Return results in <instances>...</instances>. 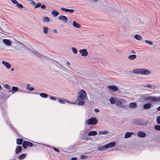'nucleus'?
I'll list each match as a JSON object with an SVG mask.
<instances>
[{"instance_id":"38","label":"nucleus","mask_w":160,"mask_h":160,"mask_svg":"<svg viewBox=\"0 0 160 160\" xmlns=\"http://www.w3.org/2000/svg\"><path fill=\"white\" fill-rule=\"evenodd\" d=\"M100 134H105L108 133V132L107 130L101 131L98 132Z\"/></svg>"},{"instance_id":"55","label":"nucleus","mask_w":160,"mask_h":160,"mask_svg":"<svg viewBox=\"0 0 160 160\" xmlns=\"http://www.w3.org/2000/svg\"><path fill=\"white\" fill-rule=\"evenodd\" d=\"M94 111L96 112H98L99 110L98 109L96 108L95 109Z\"/></svg>"},{"instance_id":"4","label":"nucleus","mask_w":160,"mask_h":160,"mask_svg":"<svg viewBox=\"0 0 160 160\" xmlns=\"http://www.w3.org/2000/svg\"><path fill=\"white\" fill-rule=\"evenodd\" d=\"M87 97V94L86 92L83 89H81L78 93L77 98H81V99H85Z\"/></svg>"},{"instance_id":"20","label":"nucleus","mask_w":160,"mask_h":160,"mask_svg":"<svg viewBox=\"0 0 160 160\" xmlns=\"http://www.w3.org/2000/svg\"><path fill=\"white\" fill-rule=\"evenodd\" d=\"M141 68H136L133 69L132 71V72L136 74H141Z\"/></svg>"},{"instance_id":"48","label":"nucleus","mask_w":160,"mask_h":160,"mask_svg":"<svg viewBox=\"0 0 160 160\" xmlns=\"http://www.w3.org/2000/svg\"><path fill=\"white\" fill-rule=\"evenodd\" d=\"M63 11H65L66 12H67V9H67V8H60Z\"/></svg>"},{"instance_id":"41","label":"nucleus","mask_w":160,"mask_h":160,"mask_svg":"<svg viewBox=\"0 0 160 160\" xmlns=\"http://www.w3.org/2000/svg\"><path fill=\"white\" fill-rule=\"evenodd\" d=\"M34 54L36 56L40 58H41L43 56L42 55L37 52H35Z\"/></svg>"},{"instance_id":"56","label":"nucleus","mask_w":160,"mask_h":160,"mask_svg":"<svg viewBox=\"0 0 160 160\" xmlns=\"http://www.w3.org/2000/svg\"><path fill=\"white\" fill-rule=\"evenodd\" d=\"M71 159H72V160H77V158H76L73 157V158H71Z\"/></svg>"},{"instance_id":"16","label":"nucleus","mask_w":160,"mask_h":160,"mask_svg":"<svg viewBox=\"0 0 160 160\" xmlns=\"http://www.w3.org/2000/svg\"><path fill=\"white\" fill-rule=\"evenodd\" d=\"M137 135L139 138H144L146 136V134L145 132L141 131L138 132Z\"/></svg>"},{"instance_id":"25","label":"nucleus","mask_w":160,"mask_h":160,"mask_svg":"<svg viewBox=\"0 0 160 160\" xmlns=\"http://www.w3.org/2000/svg\"><path fill=\"white\" fill-rule=\"evenodd\" d=\"M58 102L62 104H64L65 102H67L68 103H70V102H69V101L68 100H65L64 99H58Z\"/></svg>"},{"instance_id":"57","label":"nucleus","mask_w":160,"mask_h":160,"mask_svg":"<svg viewBox=\"0 0 160 160\" xmlns=\"http://www.w3.org/2000/svg\"><path fill=\"white\" fill-rule=\"evenodd\" d=\"M157 110L158 111H159L160 110V107H158V108H157Z\"/></svg>"},{"instance_id":"47","label":"nucleus","mask_w":160,"mask_h":160,"mask_svg":"<svg viewBox=\"0 0 160 160\" xmlns=\"http://www.w3.org/2000/svg\"><path fill=\"white\" fill-rule=\"evenodd\" d=\"M74 11V9H68L67 10V12H69L70 13H72Z\"/></svg>"},{"instance_id":"31","label":"nucleus","mask_w":160,"mask_h":160,"mask_svg":"<svg viewBox=\"0 0 160 160\" xmlns=\"http://www.w3.org/2000/svg\"><path fill=\"white\" fill-rule=\"evenodd\" d=\"M136 56L135 55L132 54L129 55L128 57V58L131 60H133L136 58Z\"/></svg>"},{"instance_id":"11","label":"nucleus","mask_w":160,"mask_h":160,"mask_svg":"<svg viewBox=\"0 0 160 160\" xmlns=\"http://www.w3.org/2000/svg\"><path fill=\"white\" fill-rule=\"evenodd\" d=\"M2 42L5 45L8 46H10L12 44L11 41L8 39H3L2 40Z\"/></svg>"},{"instance_id":"1","label":"nucleus","mask_w":160,"mask_h":160,"mask_svg":"<svg viewBox=\"0 0 160 160\" xmlns=\"http://www.w3.org/2000/svg\"><path fill=\"white\" fill-rule=\"evenodd\" d=\"M115 145V143L114 142H111L105 145L98 147V149L100 151H104L108 148L113 147Z\"/></svg>"},{"instance_id":"36","label":"nucleus","mask_w":160,"mask_h":160,"mask_svg":"<svg viewBox=\"0 0 160 160\" xmlns=\"http://www.w3.org/2000/svg\"><path fill=\"white\" fill-rule=\"evenodd\" d=\"M40 96L42 98H46L48 97V95L45 93H41L40 94Z\"/></svg>"},{"instance_id":"22","label":"nucleus","mask_w":160,"mask_h":160,"mask_svg":"<svg viewBox=\"0 0 160 160\" xmlns=\"http://www.w3.org/2000/svg\"><path fill=\"white\" fill-rule=\"evenodd\" d=\"M145 87L148 88L153 89H155L157 87V86L150 84H148L145 86Z\"/></svg>"},{"instance_id":"34","label":"nucleus","mask_w":160,"mask_h":160,"mask_svg":"<svg viewBox=\"0 0 160 160\" xmlns=\"http://www.w3.org/2000/svg\"><path fill=\"white\" fill-rule=\"evenodd\" d=\"M23 142V140L22 139H17L16 140L17 144L18 145L21 144Z\"/></svg>"},{"instance_id":"28","label":"nucleus","mask_w":160,"mask_h":160,"mask_svg":"<svg viewBox=\"0 0 160 160\" xmlns=\"http://www.w3.org/2000/svg\"><path fill=\"white\" fill-rule=\"evenodd\" d=\"M52 15L54 17H56L59 14V12L55 10H53L52 12Z\"/></svg>"},{"instance_id":"32","label":"nucleus","mask_w":160,"mask_h":160,"mask_svg":"<svg viewBox=\"0 0 160 160\" xmlns=\"http://www.w3.org/2000/svg\"><path fill=\"white\" fill-rule=\"evenodd\" d=\"M18 47L20 48V49L25 51L26 49H27V48L25 46L22 44H20L19 45Z\"/></svg>"},{"instance_id":"49","label":"nucleus","mask_w":160,"mask_h":160,"mask_svg":"<svg viewBox=\"0 0 160 160\" xmlns=\"http://www.w3.org/2000/svg\"><path fill=\"white\" fill-rule=\"evenodd\" d=\"M50 99L52 100H53V101H55L56 100V98H55L54 97H50Z\"/></svg>"},{"instance_id":"15","label":"nucleus","mask_w":160,"mask_h":160,"mask_svg":"<svg viewBox=\"0 0 160 160\" xmlns=\"http://www.w3.org/2000/svg\"><path fill=\"white\" fill-rule=\"evenodd\" d=\"M108 88L111 91L116 92L118 90V88L116 86L113 85H110L108 86Z\"/></svg>"},{"instance_id":"51","label":"nucleus","mask_w":160,"mask_h":160,"mask_svg":"<svg viewBox=\"0 0 160 160\" xmlns=\"http://www.w3.org/2000/svg\"><path fill=\"white\" fill-rule=\"evenodd\" d=\"M52 32L55 33H58V31L57 29H53L52 30Z\"/></svg>"},{"instance_id":"2","label":"nucleus","mask_w":160,"mask_h":160,"mask_svg":"<svg viewBox=\"0 0 160 160\" xmlns=\"http://www.w3.org/2000/svg\"><path fill=\"white\" fill-rule=\"evenodd\" d=\"M126 103L127 101L125 99L117 98L115 104L118 107H123Z\"/></svg>"},{"instance_id":"17","label":"nucleus","mask_w":160,"mask_h":160,"mask_svg":"<svg viewBox=\"0 0 160 160\" xmlns=\"http://www.w3.org/2000/svg\"><path fill=\"white\" fill-rule=\"evenodd\" d=\"M72 26L76 28H80L81 27V25L76 21H73L72 22Z\"/></svg>"},{"instance_id":"58","label":"nucleus","mask_w":160,"mask_h":160,"mask_svg":"<svg viewBox=\"0 0 160 160\" xmlns=\"http://www.w3.org/2000/svg\"><path fill=\"white\" fill-rule=\"evenodd\" d=\"M67 64H68V65H70V63L69 62H67Z\"/></svg>"},{"instance_id":"35","label":"nucleus","mask_w":160,"mask_h":160,"mask_svg":"<svg viewBox=\"0 0 160 160\" xmlns=\"http://www.w3.org/2000/svg\"><path fill=\"white\" fill-rule=\"evenodd\" d=\"M42 21L44 22H48L50 20L48 17H46L42 19Z\"/></svg>"},{"instance_id":"21","label":"nucleus","mask_w":160,"mask_h":160,"mask_svg":"<svg viewBox=\"0 0 160 160\" xmlns=\"http://www.w3.org/2000/svg\"><path fill=\"white\" fill-rule=\"evenodd\" d=\"M18 89L19 88L18 87L13 86L12 87V90H9V91L11 92L12 94H13L15 93V92L18 91Z\"/></svg>"},{"instance_id":"40","label":"nucleus","mask_w":160,"mask_h":160,"mask_svg":"<svg viewBox=\"0 0 160 160\" xmlns=\"http://www.w3.org/2000/svg\"><path fill=\"white\" fill-rule=\"evenodd\" d=\"M145 42L148 44L152 45L153 44V42L152 41L148 40H146L145 41Z\"/></svg>"},{"instance_id":"23","label":"nucleus","mask_w":160,"mask_h":160,"mask_svg":"<svg viewBox=\"0 0 160 160\" xmlns=\"http://www.w3.org/2000/svg\"><path fill=\"white\" fill-rule=\"evenodd\" d=\"M43 33L45 34H47L48 33L49 28L47 26H44L43 27Z\"/></svg>"},{"instance_id":"27","label":"nucleus","mask_w":160,"mask_h":160,"mask_svg":"<svg viewBox=\"0 0 160 160\" xmlns=\"http://www.w3.org/2000/svg\"><path fill=\"white\" fill-rule=\"evenodd\" d=\"M137 104L135 102H132L130 103L129 105V108H135L137 107Z\"/></svg>"},{"instance_id":"24","label":"nucleus","mask_w":160,"mask_h":160,"mask_svg":"<svg viewBox=\"0 0 160 160\" xmlns=\"http://www.w3.org/2000/svg\"><path fill=\"white\" fill-rule=\"evenodd\" d=\"M22 150V148L20 146H17L15 150V153L18 154Z\"/></svg>"},{"instance_id":"59","label":"nucleus","mask_w":160,"mask_h":160,"mask_svg":"<svg viewBox=\"0 0 160 160\" xmlns=\"http://www.w3.org/2000/svg\"><path fill=\"white\" fill-rule=\"evenodd\" d=\"M11 71H14V69L13 68H12L11 69Z\"/></svg>"},{"instance_id":"9","label":"nucleus","mask_w":160,"mask_h":160,"mask_svg":"<svg viewBox=\"0 0 160 160\" xmlns=\"http://www.w3.org/2000/svg\"><path fill=\"white\" fill-rule=\"evenodd\" d=\"M33 146V144L29 142L24 141L22 144V146L24 148H26L28 146L31 147Z\"/></svg>"},{"instance_id":"18","label":"nucleus","mask_w":160,"mask_h":160,"mask_svg":"<svg viewBox=\"0 0 160 160\" xmlns=\"http://www.w3.org/2000/svg\"><path fill=\"white\" fill-rule=\"evenodd\" d=\"M130 11L127 10H123L122 12V15L124 17L129 16L130 15Z\"/></svg>"},{"instance_id":"3","label":"nucleus","mask_w":160,"mask_h":160,"mask_svg":"<svg viewBox=\"0 0 160 160\" xmlns=\"http://www.w3.org/2000/svg\"><path fill=\"white\" fill-rule=\"evenodd\" d=\"M145 99L151 102H160V97L149 96L145 98Z\"/></svg>"},{"instance_id":"33","label":"nucleus","mask_w":160,"mask_h":160,"mask_svg":"<svg viewBox=\"0 0 160 160\" xmlns=\"http://www.w3.org/2000/svg\"><path fill=\"white\" fill-rule=\"evenodd\" d=\"M30 85L29 84H28L27 85V86L26 87V89L27 90H28V91H32L34 90V88L33 87H30Z\"/></svg>"},{"instance_id":"26","label":"nucleus","mask_w":160,"mask_h":160,"mask_svg":"<svg viewBox=\"0 0 160 160\" xmlns=\"http://www.w3.org/2000/svg\"><path fill=\"white\" fill-rule=\"evenodd\" d=\"M134 37L135 39L139 41H140L142 39V36L138 34L135 35Z\"/></svg>"},{"instance_id":"44","label":"nucleus","mask_w":160,"mask_h":160,"mask_svg":"<svg viewBox=\"0 0 160 160\" xmlns=\"http://www.w3.org/2000/svg\"><path fill=\"white\" fill-rule=\"evenodd\" d=\"M4 87L5 88L9 90H11V87L9 85L5 84L4 85Z\"/></svg>"},{"instance_id":"30","label":"nucleus","mask_w":160,"mask_h":160,"mask_svg":"<svg viewBox=\"0 0 160 160\" xmlns=\"http://www.w3.org/2000/svg\"><path fill=\"white\" fill-rule=\"evenodd\" d=\"M97 134V132L96 131H91L88 133V135L89 136H95Z\"/></svg>"},{"instance_id":"14","label":"nucleus","mask_w":160,"mask_h":160,"mask_svg":"<svg viewBox=\"0 0 160 160\" xmlns=\"http://www.w3.org/2000/svg\"><path fill=\"white\" fill-rule=\"evenodd\" d=\"M58 19L60 20H62L64 22H67L68 21V18L67 17L64 15H60L58 17Z\"/></svg>"},{"instance_id":"45","label":"nucleus","mask_w":160,"mask_h":160,"mask_svg":"<svg viewBox=\"0 0 160 160\" xmlns=\"http://www.w3.org/2000/svg\"><path fill=\"white\" fill-rule=\"evenodd\" d=\"M41 3L38 2L37 3L36 5L35 6L34 8H38L40 6H41Z\"/></svg>"},{"instance_id":"46","label":"nucleus","mask_w":160,"mask_h":160,"mask_svg":"<svg viewBox=\"0 0 160 160\" xmlns=\"http://www.w3.org/2000/svg\"><path fill=\"white\" fill-rule=\"evenodd\" d=\"M156 121L158 124H160V116L157 117Z\"/></svg>"},{"instance_id":"53","label":"nucleus","mask_w":160,"mask_h":160,"mask_svg":"<svg viewBox=\"0 0 160 160\" xmlns=\"http://www.w3.org/2000/svg\"><path fill=\"white\" fill-rule=\"evenodd\" d=\"M41 8L42 9H45L46 8V7L45 5L43 4L41 5Z\"/></svg>"},{"instance_id":"43","label":"nucleus","mask_w":160,"mask_h":160,"mask_svg":"<svg viewBox=\"0 0 160 160\" xmlns=\"http://www.w3.org/2000/svg\"><path fill=\"white\" fill-rule=\"evenodd\" d=\"M154 129L158 131H160V125H157L154 127Z\"/></svg>"},{"instance_id":"52","label":"nucleus","mask_w":160,"mask_h":160,"mask_svg":"<svg viewBox=\"0 0 160 160\" xmlns=\"http://www.w3.org/2000/svg\"><path fill=\"white\" fill-rule=\"evenodd\" d=\"M31 4L33 5H34L36 4V2L33 0L31 2Z\"/></svg>"},{"instance_id":"54","label":"nucleus","mask_w":160,"mask_h":160,"mask_svg":"<svg viewBox=\"0 0 160 160\" xmlns=\"http://www.w3.org/2000/svg\"><path fill=\"white\" fill-rule=\"evenodd\" d=\"M54 150H55V151H56V152H59V150L57 148H54Z\"/></svg>"},{"instance_id":"61","label":"nucleus","mask_w":160,"mask_h":160,"mask_svg":"<svg viewBox=\"0 0 160 160\" xmlns=\"http://www.w3.org/2000/svg\"><path fill=\"white\" fill-rule=\"evenodd\" d=\"M132 53H135V52H133V51H132Z\"/></svg>"},{"instance_id":"12","label":"nucleus","mask_w":160,"mask_h":160,"mask_svg":"<svg viewBox=\"0 0 160 160\" xmlns=\"http://www.w3.org/2000/svg\"><path fill=\"white\" fill-rule=\"evenodd\" d=\"M2 63L8 69H10L11 67V65L9 63L5 61H2Z\"/></svg>"},{"instance_id":"10","label":"nucleus","mask_w":160,"mask_h":160,"mask_svg":"<svg viewBox=\"0 0 160 160\" xmlns=\"http://www.w3.org/2000/svg\"><path fill=\"white\" fill-rule=\"evenodd\" d=\"M13 4H15L16 6L19 8L22 9L23 8V6L18 2L16 0H11Z\"/></svg>"},{"instance_id":"29","label":"nucleus","mask_w":160,"mask_h":160,"mask_svg":"<svg viewBox=\"0 0 160 160\" xmlns=\"http://www.w3.org/2000/svg\"><path fill=\"white\" fill-rule=\"evenodd\" d=\"M151 104L149 103L145 104L143 105V108L146 109L149 108L151 107Z\"/></svg>"},{"instance_id":"60","label":"nucleus","mask_w":160,"mask_h":160,"mask_svg":"<svg viewBox=\"0 0 160 160\" xmlns=\"http://www.w3.org/2000/svg\"><path fill=\"white\" fill-rule=\"evenodd\" d=\"M2 86L0 85V90H1L2 89Z\"/></svg>"},{"instance_id":"7","label":"nucleus","mask_w":160,"mask_h":160,"mask_svg":"<svg viewBox=\"0 0 160 160\" xmlns=\"http://www.w3.org/2000/svg\"><path fill=\"white\" fill-rule=\"evenodd\" d=\"M79 52L82 57H86L88 55V52L86 49H80Z\"/></svg>"},{"instance_id":"5","label":"nucleus","mask_w":160,"mask_h":160,"mask_svg":"<svg viewBox=\"0 0 160 160\" xmlns=\"http://www.w3.org/2000/svg\"><path fill=\"white\" fill-rule=\"evenodd\" d=\"M97 123L98 121L95 118H91L87 120L86 121V123L88 125H95Z\"/></svg>"},{"instance_id":"6","label":"nucleus","mask_w":160,"mask_h":160,"mask_svg":"<svg viewBox=\"0 0 160 160\" xmlns=\"http://www.w3.org/2000/svg\"><path fill=\"white\" fill-rule=\"evenodd\" d=\"M84 99H81V98H77V100L76 101V102H70V103H72L73 104H77L79 105H82L85 102L83 101Z\"/></svg>"},{"instance_id":"42","label":"nucleus","mask_w":160,"mask_h":160,"mask_svg":"<svg viewBox=\"0 0 160 160\" xmlns=\"http://www.w3.org/2000/svg\"><path fill=\"white\" fill-rule=\"evenodd\" d=\"M135 23L137 24L140 25L142 23V22L139 19H137L136 20Z\"/></svg>"},{"instance_id":"8","label":"nucleus","mask_w":160,"mask_h":160,"mask_svg":"<svg viewBox=\"0 0 160 160\" xmlns=\"http://www.w3.org/2000/svg\"><path fill=\"white\" fill-rule=\"evenodd\" d=\"M152 74L151 72L145 69H141V74L145 75H150Z\"/></svg>"},{"instance_id":"37","label":"nucleus","mask_w":160,"mask_h":160,"mask_svg":"<svg viewBox=\"0 0 160 160\" xmlns=\"http://www.w3.org/2000/svg\"><path fill=\"white\" fill-rule=\"evenodd\" d=\"M27 156L26 154H23L20 155L19 157V158L20 160H22L24 158Z\"/></svg>"},{"instance_id":"39","label":"nucleus","mask_w":160,"mask_h":160,"mask_svg":"<svg viewBox=\"0 0 160 160\" xmlns=\"http://www.w3.org/2000/svg\"><path fill=\"white\" fill-rule=\"evenodd\" d=\"M71 49L72 50V52L74 54H76L77 53L78 51L77 49L76 48L72 47L71 48Z\"/></svg>"},{"instance_id":"13","label":"nucleus","mask_w":160,"mask_h":160,"mask_svg":"<svg viewBox=\"0 0 160 160\" xmlns=\"http://www.w3.org/2000/svg\"><path fill=\"white\" fill-rule=\"evenodd\" d=\"M134 134L132 132H126L124 135V138L126 139L131 137L132 135Z\"/></svg>"},{"instance_id":"19","label":"nucleus","mask_w":160,"mask_h":160,"mask_svg":"<svg viewBox=\"0 0 160 160\" xmlns=\"http://www.w3.org/2000/svg\"><path fill=\"white\" fill-rule=\"evenodd\" d=\"M117 98L115 97H111L109 99L111 104H113L116 103Z\"/></svg>"},{"instance_id":"50","label":"nucleus","mask_w":160,"mask_h":160,"mask_svg":"<svg viewBox=\"0 0 160 160\" xmlns=\"http://www.w3.org/2000/svg\"><path fill=\"white\" fill-rule=\"evenodd\" d=\"M80 158L82 159H84L86 158V157L84 155H81L80 156Z\"/></svg>"}]
</instances>
